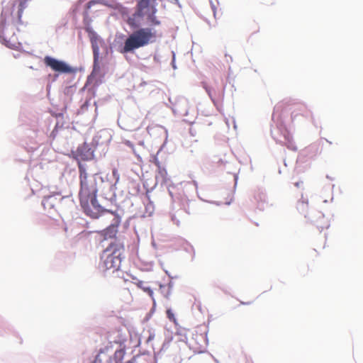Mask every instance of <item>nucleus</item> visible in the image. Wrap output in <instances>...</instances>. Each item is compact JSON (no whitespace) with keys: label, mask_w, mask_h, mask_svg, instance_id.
Returning <instances> with one entry per match:
<instances>
[{"label":"nucleus","mask_w":363,"mask_h":363,"mask_svg":"<svg viewBox=\"0 0 363 363\" xmlns=\"http://www.w3.org/2000/svg\"><path fill=\"white\" fill-rule=\"evenodd\" d=\"M77 153L82 160H89L94 157V150L86 143L78 147Z\"/></svg>","instance_id":"obj_13"},{"label":"nucleus","mask_w":363,"mask_h":363,"mask_svg":"<svg viewBox=\"0 0 363 363\" xmlns=\"http://www.w3.org/2000/svg\"><path fill=\"white\" fill-rule=\"evenodd\" d=\"M173 287V283L170 281L168 284V290L167 294L164 295L166 298H168V296L170 295V289Z\"/></svg>","instance_id":"obj_26"},{"label":"nucleus","mask_w":363,"mask_h":363,"mask_svg":"<svg viewBox=\"0 0 363 363\" xmlns=\"http://www.w3.org/2000/svg\"><path fill=\"white\" fill-rule=\"evenodd\" d=\"M308 201L307 199H303V195L301 196V199L298 200L297 203V210L302 214L304 215L305 218H307V212H308Z\"/></svg>","instance_id":"obj_19"},{"label":"nucleus","mask_w":363,"mask_h":363,"mask_svg":"<svg viewBox=\"0 0 363 363\" xmlns=\"http://www.w3.org/2000/svg\"><path fill=\"white\" fill-rule=\"evenodd\" d=\"M225 57H229L228 60H227V62H229V60H230V62L233 61V57L230 55H225Z\"/></svg>","instance_id":"obj_38"},{"label":"nucleus","mask_w":363,"mask_h":363,"mask_svg":"<svg viewBox=\"0 0 363 363\" xmlns=\"http://www.w3.org/2000/svg\"><path fill=\"white\" fill-rule=\"evenodd\" d=\"M235 186H236V184H237V180H238V177H237V176H235Z\"/></svg>","instance_id":"obj_44"},{"label":"nucleus","mask_w":363,"mask_h":363,"mask_svg":"<svg viewBox=\"0 0 363 363\" xmlns=\"http://www.w3.org/2000/svg\"><path fill=\"white\" fill-rule=\"evenodd\" d=\"M157 10L155 6H150L149 10H146L147 21V23L151 26H155L160 25V21L157 18L155 14Z\"/></svg>","instance_id":"obj_16"},{"label":"nucleus","mask_w":363,"mask_h":363,"mask_svg":"<svg viewBox=\"0 0 363 363\" xmlns=\"http://www.w3.org/2000/svg\"><path fill=\"white\" fill-rule=\"evenodd\" d=\"M225 57H229L228 60H227V62H229V60H230V62L233 61V57L230 55H225Z\"/></svg>","instance_id":"obj_37"},{"label":"nucleus","mask_w":363,"mask_h":363,"mask_svg":"<svg viewBox=\"0 0 363 363\" xmlns=\"http://www.w3.org/2000/svg\"><path fill=\"white\" fill-rule=\"evenodd\" d=\"M85 30L88 33L89 38H96V35H99L90 26H86Z\"/></svg>","instance_id":"obj_21"},{"label":"nucleus","mask_w":363,"mask_h":363,"mask_svg":"<svg viewBox=\"0 0 363 363\" xmlns=\"http://www.w3.org/2000/svg\"><path fill=\"white\" fill-rule=\"evenodd\" d=\"M167 313L168 318H169V319H171V315H172V316H174V315H173V314L171 313L170 310H168V311H167Z\"/></svg>","instance_id":"obj_32"},{"label":"nucleus","mask_w":363,"mask_h":363,"mask_svg":"<svg viewBox=\"0 0 363 363\" xmlns=\"http://www.w3.org/2000/svg\"><path fill=\"white\" fill-rule=\"evenodd\" d=\"M171 2H173L174 4H179V1L178 0H169Z\"/></svg>","instance_id":"obj_40"},{"label":"nucleus","mask_w":363,"mask_h":363,"mask_svg":"<svg viewBox=\"0 0 363 363\" xmlns=\"http://www.w3.org/2000/svg\"><path fill=\"white\" fill-rule=\"evenodd\" d=\"M326 178L330 179V180H333V178H332L331 177H330L329 175H327L326 176Z\"/></svg>","instance_id":"obj_41"},{"label":"nucleus","mask_w":363,"mask_h":363,"mask_svg":"<svg viewBox=\"0 0 363 363\" xmlns=\"http://www.w3.org/2000/svg\"><path fill=\"white\" fill-rule=\"evenodd\" d=\"M225 57H229L228 60H227V62H229V60H230V62L233 61V57L230 55H225Z\"/></svg>","instance_id":"obj_36"},{"label":"nucleus","mask_w":363,"mask_h":363,"mask_svg":"<svg viewBox=\"0 0 363 363\" xmlns=\"http://www.w3.org/2000/svg\"><path fill=\"white\" fill-rule=\"evenodd\" d=\"M91 48L93 50V56H94V64H93V70L90 75V77L95 75L100 71V65H99V55H100V48L105 45L104 41L99 37V35H96V38H90Z\"/></svg>","instance_id":"obj_8"},{"label":"nucleus","mask_w":363,"mask_h":363,"mask_svg":"<svg viewBox=\"0 0 363 363\" xmlns=\"http://www.w3.org/2000/svg\"><path fill=\"white\" fill-rule=\"evenodd\" d=\"M22 13H23V9H22V8H21V9H18V21L19 23H21V16H22Z\"/></svg>","instance_id":"obj_28"},{"label":"nucleus","mask_w":363,"mask_h":363,"mask_svg":"<svg viewBox=\"0 0 363 363\" xmlns=\"http://www.w3.org/2000/svg\"><path fill=\"white\" fill-rule=\"evenodd\" d=\"M96 4H101L102 5H107V4L106 3L105 0H91V1H89L86 4V7L87 9H89L91 7H92L94 5Z\"/></svg>","instance_id":"obj_20"},{"label":"nucleus","mask_w":363,"mask_h":363,"mask_svg":"<svg viewBox=\"0 0 363 363\" xmlns=\"http://www.w3.org/2000/svg\"><path fill=\"white\" fill-rule=\"evenodd\" d=\"M334 187H335V184H333L332 187H331V189H330L332 194H333ZM333 201V196L332 195V197L330 199V201Z\"/></svg>","instance_id":"obj_33"},{"label":"nucleus","mask_w":363,"mask_h":363,"mask_svg":"<svg viewBox=\"0 0 363 363\" xmlns=\"http://www.w3.org/2000/svg\"><path fill=\"white\" fill-rule=\"evenodd\" d=\"M80 190L79 200L86 202V198L90 195L97 194L98 191L104 184V179L99 174H94L88 176L85 167L79 164Z\"/></svg>","instance_id":"obj_2"},{"label":"nucleus","mask_w":363,"mask_h":363,"mask_svg":"<svg viewBox=\"0 0 363 363\" xmlns=\"http://www.w3.org/2000/svg\"><path fill=\"white\" fill-rule=\"evenodd\" d=\"M20 6L23 7V3L22 2L20 3Z\"/></svg>","instance_id":"obj_48"},{"label":"nucleus","mask_w":363,"mask_h":363,"mask_svg":"<svg viewBox=\"0 0 363 363\" xmlns=\"http://www.w3.org/2000/svg\"><path fill=\"white\" fill-rule=\"evenodd\" d=\"M241 304H242V305H248V304H250V303L249 302H247V303L241 302Z\"/></svg>","instance_id":"obj_43"},{"label":"nucleus","mask_w":363,"mask_h":363,"mask_svg":"<svg viewBox=\"0 0 363 363\" xmlns=\"http://www.w3.org/2000/svg\"><path fill=\"white\" fill-rule=\"evenodd\" d=\"M111 140V135L106 130L99 131L93 138L92 143L95 145H101Z\"/></svg>","instance_id":"obj_14"},{"label":"nucleus","mask_w":363,"mask_h":363,"mask_svg":"<svg viewBox=\"0 0 363 363\" xmlns=\"http://www.w3.org/2000/svg\"><path fill=\"white\" fill-rule=\"evenodd\" d=\"M160 288L162 289V288H165L164 286H162V285H160Z\"/></svg>","instance_id":"obj_49"},{"label":"nucleus","mask_w":363,"mask_h":363,"mask_svg":"<svg viewBox=\"0 0 363 363\" xmlns=\"http://www.w3.org/2000/svg\"><path fill=\"white\" fill-rule=\"evenodd\" d=\"M113 215L114 217L113 218L112 223L104 230V235L105 239L115 238L118 232V227L121 220V217L115 213Z\"/></svg>","instance_id":"obj_12"},{"label":"nucleus","mask_w":363,"mask_h":363,"mask_svg":"<svg viewBox=\"0 0 363 363\" xmlns=\"http://www.w3.org/2000/svg\"><path fill=\"white\" fill-rule=\"evenodd\" d=\"M153 163L156 165V167L158 168L159 167H162V164H161V162L159 161L158 158L157 157V156H155L153 157Z\"/></svg>","instance_id":"obj_23"},{"label":"nucleus","mask_w":363,"mask_h":363,"mask_svg":"<svg viewBox=\"0 0 363 363\" xmlns=\"http://www.w3.org/2000/svg\"><path fill=\"white\" fill-rule=\"evenodd\" d=\"M150 0H138L135 12L128 18L127 23L130 28L139 29L142 26L146 10L150 9Z\"/></svg>","instance_id":"obj_5"},{"label":"nucleus","mask_w":363,"mask_h":363,"mask_svg":"<svg viewBox=\"0 0 363 363\" xmlns=\"http://www.w3.org/2000/svg\"><path fill=\"white\" fill-rule=\"evenodd\" d=\"M254 199L257 203V207L260 210H264L267 204V196L264 191H258L255 196Z\"/></svg>","instance_id":"obj_17"},{"label":"nucleus","mask_w":363,"mask_h":363,"mask_svg":"<svg viewBox=\"0 0 363 363\" xmlns=\"http://www.w3.org/2000/svg\"><path fill=\"white\" fill-rule=\"evenodd\" d=\"M62 196L59 191H50V194L45 195L42 201V205L45 209H48L49 213L55 211V206L62 200Z\"/></svg>","instance_id":"obj_9"},{"label":"nucleus","mask_w":363,"mask_h":363,"mask_svg":"<svg viewBox=\"0 0 363 363\" xmlns=\"http://www.w3.org/2000/svg\"><path fill=\"white\" fill-rule=\"evenodd\" d=\"M154 337H155V335L152 333H150L149 337H147V342L151 341L152 340L154 339Z\"/></svg>","instance_id":"obj_29"},{"label":"nucleus","mask_w":363,"mask_h":363,"mask_svg":"<svg viewBox=\"0 0 363 363\" xmlns=\"http://www.w3.org/2000/svg\"><path fill=\"white\" fill-rule=\"evenodd\" d=\"M302 184H303V182H301V181H300V182H296V183L294 184V185H295L296 187H298V188H299Z\"/></svg>","instance_id":"obj_31"},{"label":"nucleus","mask_w":363,"mask_h":363,"mask_svg":"<svg viewBox=\"0 0 363 363\" xmlns=\"http://www.w3.org/2000/svg\"><path fill=\"white\" fill-rule=\"evenodd\" d=\"M125 144L130 147H133V144L130 141H126Z\"/></svg>","instance_id":"obj_39"},{"label":"nucleus","mask_w":363,"mask_h":363,"mask_svg":"<svg viewBox=\"0 0 363 363\" xmlns=\"http://www.w3.org/2000/svg\"><path fill=\"white\" fill-rule=\"evenodd\" d=\"M323 203H328V200L327 199H324L323 200Z\"/></svg>","instance_id":"obj_47"},{"label":"nucleus","mask_w":363,"mask_h":363,"mask_svg":"<svg viewBox=\"0 0 363 363\" xmlns=\"http://www.w3.org/2000/svg\"><path fill=\"white\" fill-rule=\"evenodd\" d=\"M80 204L85 214L94 219L99 218L106 212L114 214V211L107 210L99 203L96 194L90 195L89 197L86 198V202L80 200Z\"/></svg>","instance_id":"obj_4"},{"label":"nucleus","mask_w":363,"mask_h":363,"mask_svg":"<svg viewBox=\"0 0 363 363\" xmlns=\"http://www.w3.org/2000/svg\"><path fill=\"white\" fill-rule=\"evenodd\" d=\"M203 88L205 89L206 91L207 92L208 95L210 96L211 100H213L212 94H211V89L208 86H206V84L203 85Z\"/></svg>","instance_id":"obj_25"},{"label":"nucleus","mask_w":363,"mask_h":363,"mask_svg":"<svg viewBox=\"0 0 363 363\" xmlns=\"http://www.w3.org/2000/svg\"><path fill=\"white\" fill-rule=\"evenodd\" d=\"M16 38L13 32H10L9 28L6 24V17L4 12L0 16V42L6 47L13 48L16 45Z\"/></svg>","instance_id":"obj_7"},{"label":"nucleus","mask_w":363,"mask_h":363,"mask_svg":"<svg viewBox=\"0 0 363 363\" xmlns=\"http://www.w3.org/2000/svg\"><path fill=\"white\" fill-rule=\"evenodd\" d=\"M135 358H132L131 359L127 361L125 363H134L135 362Z\"/></svg>","instance_id":"obj_34"},{"label":"nucleus","mask_w":363,"mask_h":363,"mask_svg":"<svg viewBox=\"0 0 363 363\" xmlns=\"http://www.w3.org/2000/svg\"><path fill=\"white\" fill-rule=\"evenodd\" d=\"M211 8H212L214 16H216V7H215V6L212 5Z\"/></svg>","instance_id":"obj_35"},{"label":"nucleus","mask_w":363,"mask_h":363,"mask_svg":"<svg viewBox=\"0 0 363 363\" xmlns=\"http://www.w3.org/2000/svg\"><path fill=\"white\" fill-rule=\"evenodd\" d=\"M123 128L125 129V130H131L130 128H128L127 127H123Z\"/></svg>","instance_id":"obj_45"},{"label":"nucleus","mask_w":363,"mask_h":363,"mask_svg":"<svg viewBox=\"0 0 363 363\" xmlns=\"http://www.w3.org/2000/svg\"><path fill=\"white\" fill-rule=\"evenodd\" d=\"M125 351L122 349L117 350L113 357L108 356L105 352H101L96 357V362L99 363H123Z\"/></svg>","instance_id":"obj_11"},{"label":"nucleus","mask_w":363,"mask_h":363,"mask_svg":"<svg viewBox=\"0 0 363 363\" xmlns=\"http://www.w3.org/2000/svg\"><path fill=\"white\" fill-rule=\"evenodd\" d=\"M155 33L150 28H140L133 31L125 39L121 50L123 54L133 52L135 50L152 43Z\"/></svg>","instance_id":"obj_3"},{"label":"nucleus","mask_w":363,"mask_h":363,"mask_svg":"<svg viewBox=\"0 0 363 363\" xmlns=\"http://www.w3.org/2000/svg\"><path fill=\"white\" fill-rule=\"evenodd\" d=\"M124 246L119 241L115 240L103 251L101 255L99 268L102 271H118L124 258Z\"/></svg>","instance_id":"obj_1"},{"label":"nucleus","mask_w":363,"mask_h":363,"mask_svg":"<svg viewBox=\"0 0 363 363\" xmlns=\"http://www.w3.org/2000/svg\"><path fill=\"white\" fill-rule=\"evenodd\" d=\"M213 359L215 361L216 363H220V362L218 361V359H217L216 358L213 357Z\"/></svg>","instance_id":"obj_42"},{"label":"nucleus","mask_w":363,"mask_h":363,"mask_svg":"<svg viewBox=\"0 0 363 363\" xmlns=\"http://www.w3.org/2000/svg\"><path fill=\"white\" fill-rule=\"evenodd\" d=\"M154 60L157 62H160V56L158 55H154Z\"/></svg>","instance_id":"obj_30"},{"label":"nucleus","mask_w":363,"mask_h":363,"mask_svg":"<svg viewBox=\"0 0 363 363\" xmlns=\"http://www.w3.org/2000/svg\"><path fill=\"white\" fill-rule=\"evenodd\" d=\"M141 288L143 289L144 291L147 292L148 295L152 298L153 301L155 302V300L153 298V291L150 286H141Z\"/></svg>","instance_id":"obj_22"},{"label":"nucleus","mask_w":363,"mask_h":363,"mask_svg":"<svg viewBox=\"0 0 363 363\" xmlns=\"http://www.w3.org/2000/svg\"><path fill=\"white\" fill-rule=\"evenodd\" d=\"M169 100L172 104V109L175 115L180 116L188 115L189 102L187 99L184 96H178L174 101H172L171 99Z\"/></svg>","instance_id":"obj_10"},{"label":"nucleus","mask_w":363,"mask_h":363,"mask_svg":"<svg viewBox=\"0 0 363 363\" xmlns=\"http://www.w3.org/2000/svg\"><path fill=\"white\" fill-rule=\"evenodd\" d=\"M156 184H165L168 180L166 169L162 166L157 168L155 175Z\"/></svg>","instance_id":"obj_18"},{"label":"nucleus","mask_w":363,"mask_h":363,"mask_svg":"<svg viewBox=\"0 0 363 363\" xmlns=\"http://www.w3.org/2000/svg\"><path fill=\"white\" fill-rule=\"evenodd\" d=\"M172 67L174 69H177V65H176V63H175V53L174 52H172Z\"/></svg>","instance_id":"obj_24"},{"label":"nucleus","mask_w":363,"mask_h":363,"mask_svg":"<svg viewBox=\"0 0 363 363\" xmlns=\"http://www.w3.org/2000/svg\"><path fill=\"white\" fill-rule=\"evenodd\" d=\"M271 133H272V137L277 142L283 143L289 150H291L293 151L297 150V147L292 142L291 137L289 133L285 132L284 133V135H283L284 140H281V139L276 138L275 136L274 135V132L272 130L271 131Z\"/></svg>","instance_id":"obj_15"},{"label":"nucleus","mask_w":363,"mask_h":363,"mask_svg":"<svg viewBox=\"0 0 363 363\" xmlns=\"http://www.w3.org/2000/svg\"><path fill=\"white\" fill-rule=\"evenodd\" d=\"M43 62L46 67L60 74H75L77 68L72 67L65 61L58 60L50 55L45 56Z\"/></svg>","instance_id":"obj_6"},{"label":"nucleus","mask_w":363,"mask_h":363,"mask_svg":"<svg viewBox=\"0 0 363 363\" xmlns=\"http://www.w3.org/2000/svg\"><path fill=\"white\" fill-rule=\"evenodd\" d=\"M171 219L174 224H176L177 225H179L180 222L179 219L177 218L175 215H172Z\"/></svg>","instance_id":"obj_27"},{"label":"nucleus","mask_w":363,"mask_h":363,"mask_svg":"<svg viewBox=\"0 0 363 363\" xmlns=\"http://www.w3.org/2000/svg\"><path fill=\"white\" fill-rule=\"evenodd\" d=\"M233 123H234V128H236V125H235V121Z\"/></svg>","instance_id":"obj_50"},{"label":"nucleus","mask_w":363,"mask_h":363,"mask_svg":"<svg viewBox=\"0 0 363 363\" xmlns=\"http://www.w3.org/2000/svg\"><path fill=\"white\" fill-rule=\"evenodd\" d=\"M168 191H169V193L170 196H172V191H171L169 189H168Z\"/></svg>","instance_id":"obj_46"}]
</instances>
